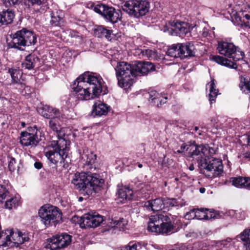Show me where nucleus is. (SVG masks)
<instances>
[{"mask_svg": "<svg viewBox=\"0 0 250 250\" xmlns=\"http://www.w3.org/2000/svg\"><path fill=\"white\" fill-rule=\"evenodd\" d=\"M71 183L75 188L82 190L87 195L97 192L103 186L104 180L96 173H76L73 176Z\"/></svg>", "mask_w": 250, "mask_h": 250, "instance_id": "1", "label": "nucleus"}, {"mask_svg": "<svg viewBox=\"0 0 250 250\" xmlns=\"http://www.w3.org/2000/svg\"><path fill=\"white\" fill-rule=\"evenodd\" d=\"M115 70L118 84L121 87L129 88L134 83L135 75L133 64L121 62L117 63Z\"/></svg>", "mask_w": 250, "mask_h": 250, "instance_id": "2", "label": "nucleus"}, {"mask_svg": "<svg viewBox=\"0 0 250 250\" xmlns=\"http://www.w3.org/2000/svg\"><path fill=\"white\" fill-rule=\"evenodd\" d=\"M36 42L37 38L35 34L32 31L22 28L14 34L11 37V41L7 43L10 48L23 50V47L34 45Z\"/></svg>", "mask_w": 250, "mask_h": 250, "instance_id": "3", "label": "nucleus"}, {"mask_svg": "<svg viewBox=\"0 0 250 250\" xmlns=\"http://www.w3.org/2000/svg\"><path fill=\"white\" fill-rule=\"evenodd\" d=\"M29 240L27 233L17 229H7L0 232V247H18Z\"/></svg>", "mask_w": 250, "mask_h": 250, "instance_id": "4", "label": "nucleus"}, {"mask_svg": "<svg viewBox=\"0 0 250 250\" xmlns=\"http://www.w3.org/2000/svg\"><path fill=\"white\" fill-rule=\"evenodd\" d=\"M201 173L206 176L214 177L219 176L223 171L222 160L213 157H204L197 160Z\"/></svg>", "mask_w": 250, "mask_h": 250, "instance_id": "5", "label": "nucleus"}, {"mask_svg": "<svg viewBox=\"0 0 250 250\" xmlns=\"http://www.w3.org/2000/svg\"><path fill=\"white\" fill-rule=\"evenodd\" d=\"M59 146H51L52 150L45 152V156L49 161L56 165H60L64 168L68 167V163H65V160L67 158L69 150V147L66 146V144L64 140H61L59 141Z\"/></svg>", "mask_w": 250, "mask_h": 250, "instance_id": "6", "label": "nucleus"}, {"mask_svg": "<svg viewBox=\"0 0 250 250\" xmlns=\"http://www.w3.org/2000/svg\"><path fill=\"white\" fill-rule=\"evenodd\" d=\"M28 131H22L20 137V143L23 146L34 147L44 138V134L36 125L28 128Z\"/></svg>", "mask_w": 250, "mask_h": 250, "instance_id": "7", "label": "nucleus"}, {"mask_svg": "<svg viewBox=\"0 0 250 250\" xmlns=\"http://www.w3.org/2000/svg\"><path fill=\"white\" fill-rule=\"evenodd\" d=\"M149 3L145 0H128L123 6V9L136 18L144 16L148 12Z\"/></svg>", "mask_w": 250, "mask_h": 250, "instance_id": "8", "label": "nucleus"}, {"mask_svg": "<svg viewBox=\"0 0 250 250\" xmlns=\"http://www.w3.org/2000/svg\"><path fill=\"white\" fill-rule=\"evenodd\" d=\"M159 220H151L148 223L147 230L152 232L158 234L172 233L177 231L182 227L179 226L180 220H177L176 224H172L171 221L163 222L159 224Z\"/></svg>", "mask_w": 250, "mask_h": 250, "instance_id": "9", "label": "nucleus"}, {"mask_svg": "<svg viewBox=\"0 0 250 250\" xmlns=\"http://www.w3.org/2000/svg\"><path fill=\"white\" fill-rule=\"evenodd\" d=\"M78 80L85 82L86 85L91 90L95 96L98 97L102 93L104 81L100 76L87 72L79 76Z\"/></svg>", "mask_w": 250, "mask_h": 250, "instance_id": "10", "label": "nucleus"}, {"mask_svg": "<svg viewBox=\"0 0 250 250\" xmlns=\"http://www.w3.org/2000/svg\"><path fill=\"white\" fill-rule=\"evenodd\" d=\"M219 53L236 62L243 59L244 53L237 50V47L233 43L225 41L219 42L217 48Z\"/></svg>", "mask_w": 250, "mask_h": 250, "instance_id": "11", "label": "nucleus"}, {"mask_svg": "<svg viewBox=\"0 0 250 250\" xmlns=\"http://www.w3.org/2000/svg\"><path fill=\"white\" fill-rule=\"evenodd\" d=\"M71 242V236L63 233L48 239L44 247L51 250H57L66 247Z\"/></svg>", "mask_w": 250, "mask_h": 250, "instance_id": "12", "label": "nucleus"}, {"mask_svg": "<svg viewBox=\"0 0 250 250\" xmlns=\"http://www.w3.org/2000/svg\"><path fill=\"white\" fill-rule=\"evenodd\" d=\"M86 84L85 82L78 80V77L74 82L71 87L77 98L81 100H88L97 97L93 95V92Z\"/></svg>", "mask_w": 250, "mask_h": 250, "instance_id": "13", "label": "nucleus"}, {"mask_svg": "<svg viewBox=\"0 0 250 250\" xmlns=\"http://www.w3.org/2000/svg\"><path fill=\"white\" fill-rule=\"evenodd\" d=\"M94 10L96 13L101 14L104 18L108 21L115 23L120 20V15L115 9L112 7L106 6L104 4H97L94 7Z\"/></svg>", "mask_w": 250, "mask_h": 250, "instance_id": "14", "label": "nucleus"}, {"mask_svg": "<svg viewBox=\"0 0 250 250\" xmlns=\"http://www.w3.org/2000/svg\"><path fill=\"white\" fill-rule=\"evenodd\" d=\"M39 216L41 219H62V213L57 207L49 204L42 206L38 211Z\"/></svg>", "mask_w": 250, "mask_h": 250, "instance_id": "15", "label": "nucleus"}, {"mask_svg": "<svg viewBox=\"0 0 250 250\" xmlns=\"http://www.w3.org/2000/svg\"><path fill=\"white\" fill-rule=\"evenodd\" d=\"M135 77L147 74L156 70V65L149 62L136 61L133 63Z\"/></svg>", "mask_w": 250, "mask_h": 250, "instance_id": "16", "label": "nucleus"}, {"mask_svg": "<svg viewBox=\"0 0 250 250\" xmlns=\"http://www.w3.org/2000/svg\"><path fill=\"white\" fill-rule=\"evenodd\" d=\"M169 24L171 26V30L173 31V34L179 35L183 37L185 36L188 37L189 34V26L188 24L185 22L181 21H170Z\"/></svg>", "mask_w": 250, "mask_h": 250, "instance_id": "17", "label": "nucleus"}, {"mask_svg": "<svg viewBox=\"0 0 250 250\" xmlns=\"http://www.w3.org/2000/svg\"><path fill=\"white\" fill-rule=\"evenodd\" d=\"M73 223L79 225V227L82 229L95 228L99 226L105 220H101V222L99 220H72Z\"/></svg>", "mask_w": 250, "mask_h": 250, "instance_id": "18", "label": "nucleus"}, {"mask_svg": "<svg viewBox=\"0 0 250 250\" xmlns=\"http://www.w3.org/2000/svg\"><path fill=\"white\" fill-rule=\"evenodd\" d=\"M144 206L153 211L161 210L164 208L163 198H159L147 201L145 203Z\"/></svg>", "mask_w": 250, "mask_h": 250, "instance_id": "19", "label": "nucleus"}, {"mask_svg": "<svg viewBox=\"0 0 250 250\" xmlns=\"http://www.w3.org/2000/svg\"><path fill=\"white\" fill-rule=\"evenodd\" d=\"M149 101L153 106L160 107L167 102V97H164L155 91H151L149 94Z\"/></svg>", "mask_w": 250, "mask_h": 250, "instance_id": "20", "label": "nucleus"}, {"mask_svg": "<svg viewBox=\"0 0 250 250\" xmlns=\"http://www.w3.org/2000/svg\"><path fill=\"white\" fill-rule=\"evenodd\" d=\"M44 0H25V4L28 8L36 12H42L45 10L46 6Z\"/></svg>", "mask_w": 250, "mask_h": 250, "instance_id": "21", "label": "nucleus"}, {"mask_svg": "<svg viewBox=\"0 0 250 250\" xmlns=\"http://www.w3.org/2000/svg\"><path fill=\"white\" fill-rule=\"evenodd\" d=\"M42 115L47 119L59 118L61 116L60 111L49 105H45L42 108Z\"/></svg>", "mask_w": 250, "mask_h": 250, "instance_id": "22", "label": "nucleus"}, {"mask_svg": "<svg viewBox=\"0 0 250 250\" xmlns=\"http://www.w3.org/2000/svg\"><path fill=\"white\" fill-rule=\"evenodd\" d=\"M205 212H202L204 218L201 219H218L219 218L226 217L228 213L232 214L234 213L233 210L229 211L228 213H226V214H224L222 213H220L219 211L214 210L213 209H207L205 208Z\"/></svg>", "mask_w": 250, "mask_h": 250, "instance_id": "23", "label": "nucleus"}, {"mask_svg": "<svg viewBox=\"0 0 250 250\" xmlns=\"http://www.w3.org/2000/svg\"><path fill=\"white\" fill-rule=\"evenodd\" d=\"M110 106L100 102L96 103L93 106L92 114L94 116H101L105 115L108 113Z\"/></svg>", "mask_w": 250, "mask_h": 250, "instance_id": "24", "label": "nucleus"}, {"mask_svg": "<svg viewBox=\"0 0 250 250\" xmlns=\"http://www.w3.org/2000/svg\"><path fill=\"white\" fill-rule=\"evenodd\" d=\"M40 59L35 55L29 54L27 55L24 62L21 64L22 67L31 70L39 63Z\"/></svg>", "mask_w": 250, "mask_h": 250, "instance_id": "25", "label": "nucleus"}, {"mask_svg": "<svg viewBox=\"0 0 250 250\" xmlns=\"http://www.w3.org/2000/svg\"><path fill=\"white\" fill-rule=\"evenodd\" d=\"M94 34L99 38L105 37L108 40H111L112 35H113V31L107 29L105 27L99 25L94 29Z\"/></svg>", "mask_w": 250, "mask_h": 250, "instance_id": "26", "label": "nucleus"}, {"mask_svg": "<svg viewBox=\"0 0 250 250\" xmlns=\"http://www.w3.org/2000/svg\"><path fill=\"white\" fill-rule=\"evenodd\" d=\"M183 44L177 43L173 44L170 48H169L167 52L168 56L171 57L178 58L180 57L183 59V51L182 50Z\"/></svg>", "mask_w": 250, "mask_h": 250, "instance_id": "27", "label": "nucleus"}, {"mask_svg": "<svg viewBox=\"0 0 250 250\" xmlns=\"http://www.w3.org/2000/svg\"><path fill=\"white\" fill-rule=\"evenodd\" d=\"M231 182L235 187L240 188H245L250 189V178L247 177H234Z\"/></svg>", "mask_w": 250, "mask_h": 250, "instance_id": "28", "label": "nucleus"}, {"mask_svg": "<svg viewBox=\"0 0 250 250\" xmlns=\"http://www.w3.org/2000/svg\"><path fill=\"white\" fill-rule=\"evenodd\" d=\"M21 197L18 195L11 196L7 198L5 202L4 207L5 208L12 209L16 208L21 205Z\"/></svg>", "mask_w": 250, "mask_h": 250, "instance_id": "29", "label": "nucleus"}, {"mask_svg": "<svg viewBox=\"0 0 250 250\" xmlns=\"http://www.w3.org/2000/svg\"><path fill=\"white\" fill-rule=\"evenodd\" d=\"M14 16V13L11 11L6 10L0 13V26L12 23Z\"/></svg>", "mask_w": 250, "mask_h": 250, "instance_id": "30", "label": "nucleus"}, {"mask_svg": "<svg viewBox=\"0 0 250 250\" xmlns=\"http://www.w3.org/2000/svg\"><path fill=\"white\" fill-rule=\"evenodd\" d=\"M203 148L204 145L197 146L195 144H192L190 145L188 147H187V150L189 151V153L191 157L194 156L200 155V157H198V159L204 158L203 156Z\"/></svg>", "mask_w": 250, "mask_h": 250, "instance_id": "31", "label": "nucleus"}, {"mask_svg": "<svg viewBox=\"0 0 250 250\" xmlns=\"http://www.w3.org/2000/svg\"><path fill=\"white\" fill-rule=\"evenodd\" d=\"M133 191L128 188H123L119 189L118 191V197L121 202H125L127 200H130L132 199Z\"/></svg>", "mask_w": 250, "mask_h": 250, "instance_id": "32", "label": "nucleus"}, {"mask_svg": "<svg viewBox=\"0 0 250 250\" xmlns=\"http://www.w3.org/2000/svg\"><path fill=\"white\" fill-rule=\"evenodd\" d=\"M182 50L183 59L188 57L194 56L195 54V48L191 42L183 43Z\"/></svg>", "mask_w": 250, "mask_h": 250, "instance_id": "33", "label": "nucleus"}, {"mask_svg": "<svg viewBox=\"0 0 250 250\" xmlns=\"http://www.w3.org/2000/svg\"><path fill=\"white\" fill-rule=\"evenodd\" d=\"M212 60L218 64L229 67L232 68H236L237 67V65L235 63L220 56H213L212 57Z\"/></svg>", "mask_w": 250, "mask_h": 250, "instance_id": "34", "label": "nucleus"}, {"mask_svg": "<svg viewBox=\"0 0 250 250\" xmlns=\"http://www.w3.org/2000/svg\"><path fill=\"white\" fill-rule=\"evenodd\" d=\"M240 80V88L245 94L249 95L250 97V78L246 75L241 76Z\"/></svg>", "mask_w": 250, "mask_h": 250, "instance_id": "35", "label": "nucleus"}, {"mask_svg": "<svg viewBox=\"0 0 250 250\" xmlns=\"http://www.w3.org/2000/svg\"><path fill=\"white\" fill-rule=\"evenodd\" d=\"M55 134L58 137V140L57 141H52L51 142L50 146H59V141L61 140H63L64 141L66 144V146L69 147L70 142L69 141H67L65 138V133L64 129L61 128L60 127L58 131H56L55 132Z\"/></svg>", "mask_w": 250, "mask_h": 250, "instance_id": "36", "label": "nucleus"}, {"mask_svg": "<svg viewBox=\"0 0 250 250\" xmlns=\"http://www.w3.org/2000/svg\"><path fill=\"white\" fill-rule=\"evenodd\" d=\"M215 81L214 79L207 84V89H209V101L211 104L215 101V98L218 95V90L215 88Z\"/></svg>", "mask_w": 250, "mask_h": 250, "instance_id": "37", "label": "nucleus"}, {"mask_svg": "<svg viewBox=\"0 0 250 250\" xmlns=\"http://www.w3.org/2000/svg\"><path fill=\"white\" fill-rule=\"evenodd\" d=\"M96 155L88 150L83 151L82 155V159L85 162V164L88 166H92L96 161Z\"/></svg>", "mask_w": 250, "mask_h": 250, "instance_id": "38", "label": "nucleus"}, {"mask_svg": "<svg viewBox=\"0 0 250 250\" xmlns=\"http://www.w3.org/2000/svg\"><path fill=\"white\" fill-rule=\"evenodd\" d=\"M109 229L112 228H118L120 230L127 228V220H109Z\"/></svg>", "mask_w": 250, "mask_h": 250, "instance_id": "39", "label": "nucleus"}, {"mask_svg": "<svg viewBox=\"0 0 250 250\" xmlns=\"http://www.w3.org/2000/svg\"><path fill=\"white\" fill-rule=\"evenodd\" d=\"M8 72L11 77L13 83H18L20 82L22 74L20 69L17 68H10L8 70Z\"/></svg>", "mask_w": 250, "mask_h": 250, "instance_id": "40", "label": "nucleus"}, {"mask_svg": "<svg viewBox=\"0 0 250 250\" xmlns=\"http://www.w3.org/2000/svg\"><path fill=\"white\" fill-rule=\"evenodd\" d=\"M240 238L244 242L245 250H250V229L245 230L240 234Z\"/></svg>", "mask_w": 250, "mask_h": 250, "instance_id": "41", "label": "nucleus"}, {"mask_svg": "<svg viewBox=\"0 0 250 250\" xmlns=\"http://www.w3.org/2000/svg\"><path fill=\"white\" fill-rule=\"evenodd\" d=\"M204 208L199 209H193L189 212H187L185 215V217H191V219H201L204 218L202 212H205Z\"/></svg>", "mask_w": 250, "mask_h": 250, "instance_id": "42", "label": "nucleus"}, {"mask_svg": "<svg viewBox=\"0 0 250 250\" xmlns=\"http://www.w3.org/2000/svg\"><path fill=\"white\" fill-rule=\"evenodd\" d=\"M140 53L142 56L146 57L150 60H157L158 56L157 53L151 49H143L141 50Z\"/></svg>", "mask_w": 250, "mask_h": 250, "instance_id": "43", "label": "nucleus"}, {"mask_svg": "<svg viewBox=\"0 0 250 250\" xmlns=\"http://www.w3.org/2000/svg\"><path fill=\"white\" fill-rule=\"evenodd\" d=\"M10 194L7 187L0 184V203H3L4 200L10 197Z\"/></svg>", "mask_w": 250, "mask_h": 250, "instance_id": "44", "label": "nucleus"}, {"mask_svg": "<svg viewBox=\"0 0 250 250\" xmlns=\"http://www.w3.org/2000/svg\"><path fill=\"white\" fill-rule=\"evenodd\" d=\"M221 250H234V243L230 238L220 241Z\"/></svg>", "mask_w": 250, "mask_h": 250, "instance_id": "45", "label": "nucleus"}, {"mask_svg": "<svg viewBox=\"0 0 250 250\" xmlns=\"http://www.w3.org/2000/svg\"><path fill=\"white\" fill-rule=\"evenodd\" d=\"M95 218H100L101 219H103L102 215H100L98 212L94 210H90L87 213H84L83 215L80 217V219H95Z\"/></svg>", "mask_w": 250, "mask_h": 250, "instance_id": "46", "label": "nucleus"}, {"mask_svg": "<svg viewBox=\"0 0 250 250\" xmlns=\"http://www.w3.org/2000/svg\"><path fill=\"white\" fill-rule=\"evenodd\" d=\"M216 149L209 146L208 145H204L203 156L208 158V157H212L211 155L215 154Z\"/></svg>", "mask_w": 250, "mask_h": 250, "instance_id": "47", "label": "nucleus"}, {"mask_svg": "<svg viewBox=\"0 0 250 250\" xmlns=\"http://www.w3.org/2000/svg\"><path fill=\"white\" fill-rule=\"evenodd\" d=\"M164 208L165 207L168 208L169 207H174L177 206L176 199L174 198H163Z\"/></svg>", "mask_w": 250, "mask_h": 250, "instance_id": "48", "label": "nucleus"}, {"mask_svg": "<svg viewBox=\"0 0 250 250\" xmlns=\"http://www.w3.org/2000/svg\"><path fill=\"white\" fill-rule=\"evenodd\" d=\"M8 168L11 172L14 171L16 169V162L15 158L9 157L8 158Z\"/></svg>", "mask_w": 250, "mask_h": 250, "instance_id": "49", "label": "nucleus"}, {"mask_svg": "<svg viewBox=\"0 0 250 250\" xmlns=\"http://www.w3.org/2000/svg\"><path fill=\"white\" fill-rule=\"evenodd\" d=\"M49 126L50 128L55 132L58 131L60 128V126L56 122V118H53L49 121Z\"/></svg>", "mask_w": 250, "mask_h": 250, "instance_id": "50", "label": "nucleus"}, {"mask_svg": "<svg viewBox=\"0 0 250 250\" xmlns=\"http://www.w3.org/2000/svg\"><path fill=\"white\" fill-rule=\"evenodd\" d=\"M22 0H3L6 6H16L19 5Z\"/></svg>", "mask_w": 250, "mask_h": 250, "instance_id": "51", "label": "nucleus"}, {"mask_svg": "<svg viewBox=\"0 0 250 250\" xmlns=\"http://www.w3.org/2000/svg\"><path fill=\"white\" fill-rule=\"evenodd\" d=\"M243 17L246 19L247 21L244 20L242 21V26L250 28V15L246 14L244 15Z\"/></svg>", "mask_w": 250, "mask_h": 250, "instance_id": "52", "label": "nucleus"}, {"mask_svg": "<svg viewBox=\"0 0 250 250\" xmlns=\"http://www.w3.org/2000/svg\"><path fill=\"white\" fill-rule=\"evenodd\" d=\"M51 220H41L42 223L44 225L45 227H48L53 225L54 227H55L58 223V220H56L55 221L52 222H51Z\"/></svg>", "mask_w": 250, "mask_h": 250, "instance_id": "53", "label": "nucleus"}, {"mask_svg": "<svg viewBox=\"0 0 250 250\" xmlns=\"http://www.w3.org/2000/svg\"><path fill=\"white\" fill-rule=\"evenodd\" d=\"M61 21V18L59 16H55L54 15L51 16V20L50 23L53 26H58L60 24V21Z\"/></svg>", "mask_w": 250, "mask_h": 250, "instance_id": "54", "label": "nucleus"}, {"mask_svg": "<svg viewBox=\"0 0 250 250\" xmlns=\"http://www.w3.org/2000/svg\"><path fill=\"white\" fill-rule=\"evenodd\" d=\"M32 92V88L29 86H25L24 88L22 90V93L23 95H29L31 94Z\"/></svg>", "mask_w": 250, "mask_h": 250, "instance_id": "55", "label": "nucleus"}, {"mask_svg": "<svg viewBox=\"0 0 250 250\" xmlns=\"http://www.w3.org/2000/svg\"><path fill=\"white\" fill-rule=\"evenodd\" d=\"M123 249L124 250H137V245L135 243H130L128 246L124 247Z\"/></svg>", "mask_w": 250, "mask_h": 250, "instance_id": "56", "label": "nucleus"}, {"mask_svg": "<svg viewBox=\"0 0 250 250\" xmlns=\"http://www.w3.org/2000/svg\"><path fill=\"white\" fill-rule=\"evenodd\" d=\"M221 243L220 241H218L214 242L212 245V246L213 247L215 250H221Z\"/></svg>", "mask_w": 250, "mask_h": 250, "instance_id": "57", "label": "nucleus"}, {"mask_svg": "<svg viewBox=\"0 0 250 250\" xmlns=\"http://www.w3.org/2000/svg\"><path fill=\"white\" fill-rule=\"evenodd\" d=\"M34 167L36 168H37L38 169H40L42 167V165L41 162H36L34 163Z\"/></svg>", "mask_w": 250, "mask_h": 250, "instance_id": "58", "label": "nucleus"}, {"mask_svg": "<svg viewBox=\"0 0 250 250\" xmlns=\"http://www.w3.org/2000/svg\"><path fill=\"white\" fill-rule=\"evenodd\" d=\"M169 250H185V247H177L175 246L174 248H173L171 249H170Z\"/></svg>", "mask_w": 250, "mask_h": 250, "instance_id": "59", "label": "nucleus"}, {"mask_svg": "<svg viewBox=\"0 0 250 250\" xmlns=\"http://www.w3.org/2000/svg\"><path fill=\"white\" fill-rule=\"evenodd\" d=\"M187 146L186 145H183L181 146V149L182 150H183V151H184L185 149H187Z\"/></svg>", "mask_w": 250, "mask_h": 250, "instance_id": "60", "label": "nucleus"}, {"mask_svg": "<svg viewBox=\"0 0 250 250\" xmlns=\"http://www.w3.org/2000/svg\"><path fill=\"white\" fill-rule=\"evenodd\" d=\"M200 192L201 193H204L206 191V189L204 188H200Z\"/></svg>", "mask_w": 250, "mask_h": 250, "instance_id": "61", "label": "nucleus"}, {"mask_svg": "<svg viewBox=\"0 0 250 250\" xmlns=\"http://www.w3.org/2000/svg\"><path fill=\"white\" fill-rule=\"evenodd\" d=\"M208 31H204L203 33V35L204 37H207L208 36Z\"/></svg>", "mask_w": 250, "mask_h": 250, "instance_id": "62", "label": "nucleus"}, {"mask_svg": "<svg viewBox=\"0 0 250 250\" xmlns=\"http://www.w3.org/2000/svg\"><path fill=\"white\" fill-rule=\"evenodd\" d=\"M247 140H248V145L250 146V135L248 136Z\"/></svg>", "mask_w": 250, "mask_h": 250, "instance_id": "63", "label": "nucleus"}, {"mask_svg": "<svg viewBox=\"0 0 250 250\" xmlns=\"http://www.w3.org/2000/svg\"><path fill=\"white\" fill-rule=\"evenodd\" d=\"M198 129H199L198 127H197V126H195V127L194 128L193 130H194V131H197Z\"/></svg>", "mask_w": 250, "mask_h": 250, "instance_id": "64", "label": "nucleus"}]
</instances>
